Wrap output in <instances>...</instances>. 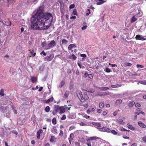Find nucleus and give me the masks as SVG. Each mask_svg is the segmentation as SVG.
<instances>
[{
    "instance_id": "nucleus-1",
    "label": "nucleus",
    "mask_w": 146,
    "mask_h": 146,
    "mask_svg": "<svg viewBox=\"0 0 146 146\" xmlns=\"http://www.w3.org/2000/svg\"><path fill=\"white\" fill-rule=\"evenodd\" d=\"M52 19L51 13H47L44 14L40 8L32 18L31 28L35 30L47 29L50 26Z\"/></svg>"
},
{
    "instance_id": "nucleus-2",
    "label": "nucleus",
    "mask_w": 146,
    "mask_h": 146,
    "mask_svg": "<svg viewBox=\"0 0 146 146\" xmlns=\"http://www.w3.org/2000/svg\"><path fill=\"white\" fill-rule=\"evenodd\" d=\"M65 108L63 106H59L58 105H54L52 113L54 115H56L58 113L62 114L65 112Z\"/></svg>"
},
{
    "instance_id": "nucleus-3",
    "label": "nucleus",
    "mask_w": 146,
    "mask_h": 146,
    "mask_svg": "<svg viewBox=\"0 0 146 146\" xmlns=\"http://www.w3.org/2000/svg\"><path fill=\"white\" fill-rule=\"evenodd\" d=\"M77 95L81 102H84L89 99V97L87 94L84 93L83 96L81 91H79L78 93L77 94Z\"/></svg>"
},
{
    "instance_id": "nucleus-4",
    "label": "nucleus",
    "mask_w": 146,
    "mask_h": 146,
    "mask_svg": "<svg viewBox=\"0 0 146 146\" xmlns=\"http://www.w3.org/2000/svg\"><path fill=\"white\" fill-rule=\"evenodd\" d=\"M97 128L100 131L106 132L107 133H110L111 131L110 129L106 127H103L102 128L97 127Z\"/></svg>"
},
{
    "instance_id": "nucleus-5",
    "label": "nucleus",
    "mask_w": 146,
    "mask_h": 146,
    "mask_svg": "<svg viewBox=\"0 0 146 146\" xmlns=\"http://www.w3.org/2000/svg\"><path fill=\"white\" fill-rule=\"evenodd\" d=\"M56 44V42L54 40H51L50 43L46 46V49H49L54 47Z\"/></svg>"
},
{
    "instance_id": "nucleus-6",
    "label": "nucleus",
    "mask_w": 146,
    "mask_h": 146,
    "mask_svg": "<svg viewBox=\"0 0 146 146\" xmlns=\"http://www.w3.org/2000/svg\"><path fill=\"white\" fill-rule=\"evenodd\" d=\"M54 57V55L52 54L50 55L46 56L44 58V60L46 61H49L52 60Z\"/></svg>"
},
{
    "instance_id": "nucleus-7",
    "label": "nucleus",
    "mask_w": 146,
    "mask_h": 146,
    "mask_svg": "<svg viewBox=\"0 0 146 146\" xmlns=\"http://www.w3.org/2000/svg\"><path fill=\"white\" fill-rule=\"evenodd\" d=\"M135 38L136 40H146L145 38L143 37L141 35H137Z\"/></svg>"
},
{
    "instance_id": "nucleus-8",
    "label": "nucleus",
    "mask_w": 146,
    "mask_h": 146,
    "mask_svg": "<svg viewBox=\"0 0 146 146\" xmlns=\"http://www.w3.org/2000/svg\"><path fill=\"white\" fill-rule=\"evenodd\" d=\"M7 108L3 106H1L0 108V111L1 112L4 113L7 111Z\"/></svg>"
},
{
    "instance_id": "nucleus-9",
    "label": "nucleus",
    "mask_w": 146,
    "mask_h": 146,
    "mask_svg": "<svg viewBox=\"0 0 146 146\" xmlns=\"http://www.w3.org/2000/svg\"><path fill=\"white\" fill-rule=\"evenodd\" d=\"M132 64L130 63L125 62L124 64H121V66L122 67H123V66L127 67L128 66H132Z\"/></svg>"
},
{
    "instance_id": "nucleus-10",
    "label": "nucleus",
    "mask_w": 146,
    "mask_h": 146,
    "mask_svg": "<svg viewBox=\"0 0 146 146\" xmlns=\"http://www.w3.org/2000/svg\"><path fill=\"white\" fill-rule=\"evenodd\" d=\"M54 100L53 97L52 96L51 98L44 101V102L46 103H48L50 102H52Z\"/></svg>"
},
{
    "instance_id": "nucleus-11",
    "label": "nucleus",
    "mask_w": 146,
    "mask_h": 146,
    "mask_svg": "<svg viewBox=\"0 0 146 146\" xmlns=\"http://www.w3.org/2000/svg\"><path fill=\"white\" fill-rule=\"evenodd\" d=\"M122 85L121 84H119L116 85H111V87L113 88H117L122 86Z\"/></svg>"
},
{
    "instance_id": "nucleus-12",
    "label": "nucleus",
    "mask_w": 146,
    "mask_h": 146,
    "mask_svg": "<svg viewBox=\"0 0 146 146\" xmlns=\"http://www.w3.org/2000/svg\"><path fill=\"white\" fill-rule=\"evenodd\" d=\"M76 47V46L74 44H70L68 46V49L69 50H71L73 48Z\"/></svg>"
},
{
    "instance_id": "nucleus-13",
    "label": "nucleus",
    "mask_w": 146,
    "mask_h": 146,
    "mask_svg": "<svg viewBox=\"0 0 146 146\" xmlns=\"http://www.w3.org/2000/svg\"><path fill=\"white\" fill-rule=\"evenodd\" d=\"M31 79L33 83H35L37 81V78L36 77L31 76Z\"/></svg>"
},
{
    "instance_id": "nucleus-14",
    "label": "nucleus",
    "mask_w": 146,
    "mask_h": 146,
    "mask_svg": "<svg viewBox=\"0 0 146 146\" xmlns=\"http://www.w3.org/2000/svg\"><path fill=\"white\" fill-rule=\"evenodd\" d=\"M138 124L142 128H146V126L145 125V124L141 122V121H139L138 122Z\"/></svg>"
},
{
    "instance_id": "nucleus-15",
    "label": "nucleus",
    "mask_w": 146,
    "mask_h": 146,
    "mask_svg": "<svg viewBox=\"0 0 146 146\" xmlns=\"http://www.w3.org/2000/svg\"><path fill=\"white\" fill-rule=\"evenodd\" d=\"M69 58L70 59H72L73 60H74L76 59L77 57L76 56H75L74 54H72V55L69 57Z\"/></svg>"
},
{
    "instance_id": "nucleus-16",
    "label": "nucleus",
    "mask_w": 146,
    "mask_h": 146,
    "mask_svg": "<svg viewBox=\"0 0 146 146\" xmlns=\"http://www.w3.org/2000/svg\"><path fill=\"white\" fill-rule=\"evenodd\" d=\"M137 19L135 17V15L133 16L131 19L130 22L131 23H133L137 21Z\"/></svg>"
},
{
    "instance_id": "nucleus-17",
    "label": "nucleus",
    "mask_w": 146,
    "mask_h": 146,
    "mask_svg": "<svg viewBox=\"0 0 146 146\" xmlns=\"http://www.w3.org/2000/svg\"><path fill=\"white\" fill-rule=\"evenodd\" d=\"M100 90L101 91H106L108 90H109V88L106 87H101L99 88Z\"/></svg>"
},
{
    "instance_id": "nucleus-18",
    "label": "nucleus",
    "mask_w": 146,
    "mask_h": 146,
    "mask_svg": "<svg viewBox=\"0 0 146 146\" xmlns=\"http://www.w3.org/2000/svg\"><path fill=\"white\" fill-rule=\"evenodd\" d=\"M98 139V137H90V138H89V139L87 140L88 141H89L90 140L92 141L93 140H96Z\"/></svg>"
},
{
    "instance_id": "nucleus-19",
    "label": "nucleus",
    "mask_w": 146,
    "mask_h": 146,
    "mask_svg": "<svg viewBox=\"0 0 146 146\" xmlns=\"http://www.w3.org/2000/svg\"><path fill=\"white\" fill-rule=\"evenodd\" d=\"M92 124L98 127H101V124L99 122H93L92 123Z\"/></svg>"
},
{
    "instance_id": "nucleus-20",
    "label": "nucleus",
    "mask_w": 146,
    "mask_h": 146,
    "mask_svg": "<svg viewBox=\"0 0 146 146\" xmlns=\"http://www.w3.org/2000/svg\"><path fill=\"white\" fill-rule=\"evenodd\" d=\"M127 126L128 127V128L131 129L132 130H134L135 129V128L133 127L131 125L129 124V123H128L127 124Z\"/></svg>"
},
{
    "instance_id": "nucleus-21",
    "label": "nucleus",
    "mask_w": 146,
    "mask_h": 146,
    "mask_svg": "<svg viewBox=\"0 0 146 146\" xmlns=\"http://www.w3.org/2000/svg\"><path fill=\"white\" fill-rule=\"evenodd\" d=\"M135 104V102L134 101H132L129 103L128 106L130 107H132Z\"/></svg>"
},
{
    "instance_id": "nucleus-22",
    "label": "nucleus",
    "mask_w": 146,
    "mask_h": 146,
    "mask_svg": "<svg viewBox=\"0 0 146 146\" xmlns=\"http://www.w3.org/2000/svg\"><path fill=\"white\" fill-rule=\"evenodd\" d=\"M54 133L56 134L57 133L58 131L56 129V127L54 126L53 127V130L52 131Z\"/></svg>"
},
{
    "instance_id": "nucleus-23",
    "label": "nucleus",
    "mask_w": 146,
    "mask_h": 146,
    "mask_svg": "<svg viewBox=\"0 0 146 146\" xmlns=\"http://www.w3.org/2000/svg\"><path fill=\"white\" fill-rule=\"evenodd\" d=\"M74 137V134L73 133H71L70 135V137L68 138V140H73Z\"/></svg>"
},
{
    "instance_id": "nucleus-24",
    "label": "nucleus",
    "mask_w": 146,
    "mask_h": 146,
    "mask_svg": "<svg viewBox=\"0 0 146 146\" xmlns=\"http://www.w3.org/2000/svg\"><path fill=\"white\" fill-rule=\"evenodd\" d=\"M69 95V91L68 90H66L64 94V98H66L68 97V96Z\"/></svg>"
},
{
    "instance_id": "nucleus-25",
    "label": "nucleus",
    "mask_w": 146,
    "mask_h": 146,
    "mask_svg": "<svg viewBox=\"0 0 146 146\" xmlns=\"http://www.w3.org/2000/svg\"><path fill=\"white\" fill-rule=\"evenodd\" d=\"M8 21H9V22H5V25L6 26H11V21H9V19L8 18Z\"/></svg>"
},
{
    "instance_id": "nucleus-26",
    "label": "nucleus",
    "mask_w": 146,
    "mask_h": 146,
    "mask_svg": "<svg viewBox=\"0 0 146 146\" xmlns=\"http://www.w3.org/2000/svg\"><path fill=\"white\" fill-rule=\"evenodd\" d=\"M45 111L46 112H48L50 110V108L49 106H47L45 109Z\"/></svg>"
},
{
    "instance_id": "nucleus-27",
    "label": "nucleus",
    "mask_w": 146,
    "mask_h": 146,
    "mask_svg": "<svg viewBox=\"0 0 146 146\" xmlns=\"http://www.w3.org/2000/svg\"><path fill=\"white\" fill-rule=\"evenodd\" d=\"M4 90L3 89H1L0 91V95H1L2 96H3L4 95Z\"/></svg>"
},
{
    "instance_id": "nucleus-28",
    "label": "nucleus",
    "mask_w": 146,
    "mask_h": 146,
    "mask_svg": "<svg viewBox=\"0 0 146 146\" xmlns=\"http://www.w3.org/2000/svg\"><path fill=\"white\" fill-rule=\"evenodd\" d=\"M65 82L64 81L62 80L61 81L59 85V87L60 88H62Z\"/></svg>"
},
{
    "instance_id": "nucleus-29",
    "label": "nucleus",
    "mask_w": 146,
    "mask_h": 146,
    "mask_svg": "<svg viewBox=\"0 0 146 146\" xmlns=\"http://www.w3.org/2000/svg\"><path fill=\"white\" fill-rule=\"evenodd\" d=\"M104 104L103 103H100L99 104V107L100 108H102L104 107Z\"/></svg>"
},
{
    "instance_id": "nucleus-30",
    "label": "nucleus",
    "mask_w": 146,
    "mask_h": 146,
    "mask_svg": "<svg viewBox=\"0 0 146 146\" xmlns=\"http://www.w3.org/2000/svg\"><path fill=\"white\" fill-rule=\"evenodd\" d=\"M122 102V101L121 99L117 100L115 102L116 104H121Z\"/></svg>"
},
{
    "instance_id": "nucleus-31",
    "label": "nucleus",
    "mask_w": 146,
    "mask_h": 146,
    "mask_svg": "<svg viewBox=\"0 0 146 146\" xmlns=\"http://www.w3.org/2000/svg\"><path fill=\"white\" fill-rule=\"evenodd\" d=\"M52 122L53 124L54 125H55L56 123V121L55 118H54L52 119Z\"/></svg>"
},
{
    "instance_id": "nucleus-32",
    "label": "nucleus",
    "mask_w": 146,
    "mask_h": 146,
    "mask_svg": "<svg viewBox=\"0 0 146 146\" xmlns=\"http://www.w3.org/2000/svg\"><path fill=\"white\" fill-rule=\"evenodd\" d=\"M67 41L65 39H63L62 40V44H65L67 43Z\"/></svg>"
},
{
    "instance_id": "nucleus-33",
    "label": "nucleus",
    "mask_w": 146,
    "mask_h": 146,
    "mask_svg": "<svg viewBox=\"0 0 146 146\" xmlns=\"http://www.w3.org/2000/svg\"><path fill=\"white\" fill-rule=\"evenodd\" d=\"M51 138L50 139V141L52 142H53V139L55 138V137L54 136L52 135L51 136Z\"/></svg>"
},
{
    "instance_id": "nucleus-34",
    "label": "nucleus",
    "mask_w": 146,
    "mask_h": 146,
    "mask_svg": "<svg viewBox=\"0 0 146 146\" xmlns=\"http://www.w3.org/2000/svg\"><path fill=\"white\" fill-rule=\"evenodd\" d=\"M30 53H31L32 57H34L36 54V53L34 52L33 50L32 51L30 52Z\"/></svg>"
},
{
    "instance_id": "nucleus-35",
    "label": "nucleus",
    "mask_w": 146,
    "mask_h": 146,
    "mask_svg": "<svg viewBox=\"0 0 146 146\" xmlns=\"http://www.w3.org/2000/svg\"><path fill=\"white\" fill-rule=\"evenodd\" d=\"M44 70V67L42 66H41L40 67L39 70L40 71V72H41Z\"/></svg>"
},
{
    "instance_id": "nucleus-36",
    "label": "nucleus",
    "mask_w": 146,
    "mask_h": 146,
    "mask_svg": "<svg viewBox=\"0 0 146 146\" xmlns=\"http://www.w3.org/2000/svg\"><path fill=\"white\" fill-rule=\"evenodd\" d=\"M90 9H87V13H86V16H88V15H89L91 13V12H90Z\"/></svg>"
},
{
    "instance_id": "nucleus-37",
    "label": "nucleus",
    "mask_w": 146,
    "mask_h": 146,
    "mask_svg": "<svg viewBox=\"0 0 146 146\" xmlns=\"http://www.w3.org/2000/svg\"><path fill=\"white\" fill-rule=\"evenodd\" d=\"M77 64L78 66L80 68L84 69L85 68L84 66H82L81 64L79 63H78Z\"/></svg>"
},
{
    "instance_id": "nucleus-38",
    "label": "nucleus",
    "mask_w": 146,
    "mask_h": 146,
    "mask_svg": "<svg viewBox=\"0 0 146 146\" xmlns=\"http://www.w3.org/2000/svg\"><path fill=\"white\" fill-rule=\"evenodd\" d=\"M139 82L142 84L146 85V80H144L143 81H140Z\"/></svg>"
},
{
    "instance_id": "nucleus-39",
    "label": "nucleus",
    "mask_w": 146,
    "mask_h": 146,
    "mask_svg": "<svg viewBox=\"0 0 146 146\" xmlns=\"http://www.w3.org/2000/svg\"><path fill=\"white\" fill-rule=\"evenodd\" d=\"M111 132L112 134L114 135H117V132L114 130H112Z\"/></svg>"
},
{
    "instance_id": "nucleus-40",
    "label": "nucleus",
    "mask_w": 146,
    "mask_h": 146,
    "mask_svg": "<svg viewBox=\"0 0 146 146\" xmlns=\"http://www.w3.org/2000/svg\"><path fill=\"white\" fill-rule=\"evenodd\" d=\"M142 139L144 143H146V136L143 137Z\"/></svg>"
},
{
    "instance_id": "nucleus-41",
    "label": "nucleus",
    "mask_w": 146,
    "mask_h": 146,
    "mask_svg": "<svg viewBox=\"0 0 146 146\" xmlns=\"http://www.w3.org/2000/svg\"><path fill=\"white\" fill-rule=\"evenodd\" d=\"M64 8H62V7H60V12L62 14H64Z\"/></svg>"
},
{
    "instance_id": "nucleus-42",
    "label": "nucleus",
    "mask_w": 146,
    "mask_h": 146,
    "mask_svg": "<svg viewBox=\"0 0 146 146\" xmlns=\"http://www.w3.org/2000/svg\"><path fill=\"white\" fill-rule=\"evenodd\" d=\"M79 124L80 125L82 126H86L87 125V124L86 123L82 122H81Z\"/></svg>"
},
{
    "instance_id": "nucleus-43",
    "label": "nucleus",
    "mask_w": 146,
    "mask_h": 146,
    "mask_svg": "<svg viewBox=\"0 0 146 146\" xmlns=\"http://www.w3.org/2000/svg\"><path fill=\"white\" fill-rule=\"evenodd\" d=\"M105 2V1H103L100 2H97L96 4L98 5H101L103 4Z\"/></svg>"
},
{
    "instance_id": "nucleus-44",
    "label": "nucleus",
    "mask_w": 146,
    "mask_h": 146,
    "mask_svg": "<svg viewBox=\"0 0 146 146\" xmlns=\"http://www.w3.org/2000/svg\"><path fill=\"white\" fill-rule=\"evenodd\" d=\"M73 13L74 15H77V10L76 9H74V10Z\"/></svg>"
},
{
    "instance_id": "nucleus-45",
    "label": "nucleus",
    "mask_w": 146,
    "mask_h": 146,
    "mask_svg": "<svg viewBox=\"0 0 146 146\" xmlns=\"http://www.w3.org/2000/svg\"><path fill=\"white\" fill-rule=\"evenodd\" d=\"M105 71L108 73H109L111 72V70L108 68H107L106 69Z\"/></svg>"
},
{
    "instance_id": "nucleus-46",
    "label": "nucleus",
    "mask_w": 146,
    "mask_h": 146,
    "mask_svg": "<svg viewBox=\"0 0 146 146\" xmlns=\"http://www.w3.org/2000/svg\"><path fill=\"white\" fill-rule=\"evenodd\" d=\"M83 117L86 119H88L90 117V116L86 114H85L83 116Z\"/></svg>"
},
{
    "instance_id": "nucleus-47",
    "label": "nucleus",
    "mask_w": 146,
    "mask_h": 146,
    "mask_svg": "<svg viewBox=\"0 0 146 146\" xmlns=\"http://www.w3.org/2000/svg\"><path fill=\"white\" fill-rule=\"evenodd\" d=\"M108 113V111L107 110L104 111L103 112V115L104 116L106 115Z\"/></svg>"
},
{
    "instance_id": "nucleus-48",
    "label": "nucleus",
    "mask_w": 146,
    "mask_h": 146,
    "mask_svg": "<svg viewBox=\"0 0 146 146\" xmlns=\"http://www.w3.org/2000/svg\"><path fill=\"white\" fill-rule=\"evenodd\" d=\"M66 115H64L62 117L61 119L62 120H64L66 119Z\"/></svg>"
},
{
    "instance_id": "nucleus-49",
    "label": "nucleus",
    "mask_w": 146,
    "mask_h": 146,
    "mask_svg": "<svg viewBox=\"0 0 146 146\" xmlns=\"http://www.w3.org/2000/svg\"><path fill=\"white\" fill-rule=\"evenodd\" d=\"M137 68H143L144 67V66L143 65H141L140 64H137Z\"/></svg>"
},
{
    "instance_id": "nucleus-50",
    "label": "nucleus",
    "mask_w": 146,
    "mask_h": 146,
    "mask_svg": "<svg viewBox=\"0 0 146 146\" xmlns=\"http://www.w3.org/2000/svg\"><path fill=\"white\" fill-rule=\"evenodd\" d=\"M63 134V132L62 131L60 130L59 133V136L61 137H62Z\"/></svg>"
},
{
    "instance_id": "nucleus-51",
    "label": "nucleus",
    "mask_w": 146,
    "mask_h": 146,
    "mask_svg": "<svg viewBox=\"0 0 146 146\" xmlns=\"http://www.w3.org/2000/svg\"><path fill=\"white\" fill-rule=\"evenodd\" d=\"M75 7V5L74 4L71 5L69 6V8L71 9L74 8Z\"/></svg>"
},
{
    "instance_id": "nucleus-52",
    "label": "nucleus",
    "mask_w": 146,
    "mask_h": 146,
    "mask_svg": "<svg viewBox=\"0 0 146 146\" xmlns=\"http://www.w3.org/2000/svg\"><path fill=\"white\" fill-rule=\"evenodd\" d=\"M43 131L42 129H40L37 132L38 133L40 134L43 133Z\"/></svg>"
},
{
    "instance_id": "nucleus-53",
    "label": "nucleus",
    "mask_w": 146,
    "mask_h": 146,
    "mask_svg": "<svg viewBox=\"0 0 146 146\" xmlns=\"http://www.w3.org/2000/svg\"><path fill=\"white\" fill-rule=\"evenodd\" d=\"M75 128V127L74 126H70L69 128V130H72L74 129Z\"/></svg>"
},
{
    "instance_id": "nucleus-54",
    "label": "nucleus",
    "mask_w": 146,
    "mask_h": 146,
    "mask_svg": "<svg viewBox=\"0 0 146 146\" xmlns=\"http://www.w3.org/2000/svg\"><path fill=\"white\" fill-rule=\"evenodd\" d=\"M80 56L82 57L85 58L86 57V55L84 54H80Z\"/></svg>"
},
{
    "instance_id": "nucleus-55",
    "label": "nucleus",
    "mask_w": 146,
    "mask_h": 146,
    "mask_svg": "<svg viewBox=\"0 0 146 146\" xmlns=\"http://www.w3.org/2000/svg\"><path fill=\"white\" fill-rule=\"evenodd\" d=\"M135 106L136 107V108H138V107H139L141 106V105L140 104H139V103H137L135 104Z\"/></svg>"
},
{
    "instance_id": "nucleus-56",
    "label": "nucleus",
    "mask_w": 146,
    "mask_h": 146,
    "mask_svg": "<svg viewBox=\"0 0 146 146\" xmlns=\"http://www.w3.org/2000/svg\"><path fill=\"white\" fill-rule=\"evenodd\" d=\"M88 77L90 78V79H92L93 78V76L91 74H88Z\"/></svg>"
},
{
    "instance_id": "nucleus-57",
    "label": "nucleus",
    "mask_w": 146,
    "mask_h": 146,
    "mask_svg": "<svg viewBox=\"0 0 146 146\" xmlns=\"http://www.w3.org/2000/svg\"><path fill=\"white\" fill-rule=\"evenodd\" d=\"M91 111V110L90 108H89L87 110L86 112L88 114H89Z\"/></svg>"
},
{
    "instance_id": "nucleus-58",
    "label": "nucleus",
    "mask_w": 146,
    "mask_h": 146,
    "mask_svg": "<svg viewBox=\"0 0 146 146\" xmlns=\"http://www.w3.org/2000/svg\"><path fill=\"white\" fill-rule=\"evenodd\" d=\"M88 74L87 72H85L84 74V77H86L87 76H88Z\"/></svg>"
},
{
    "instance_id": "nucleus-59",
    "label": "nucleus",
    "mask_w": 146,
    "mask_h": 146,
    "mask_svg": "<svg viewBox=\"0 0 146 146\" xmlns=\"http://www.w3.org/2000/svg\"><path fill=\"white\" fill-rule=\"evenodd\" d=\"M40 54H43L44 56H46V54L44 52V51H43L42 52H41L40 53Z\"/></svg>"
},
{
    "instance_id": "nucleus-60",
    "label": "nucleus",
    "mask_w": 146,
    "mask_h": 146,
    "mask_svg": "<svg viewBox=\"0 0 146 146\" xmlns=\"http://www.w3.org/2000/svg\"><path fill=\"white\" fill-rule=\"evenodd\" d=\"M40 134H39V133H37L36 136H37V138L38 139H39L40 138Z\"/></svg>"
},
{
    "instance_id": "nucleus-61",
    "label": "nucleus",
    "mask_w": 146,
    "mask_h": 146,
    "mask_svg": "<svg viewBox=\"0 0 146 146\" xmlns=\"http://www.w3.org/2000/svg\"><path fill=\"white\" fill-rule=\"evenodd\" d=\"M83 106L86 108H87L88 106V104H85L83 105Z\"/></svg>"
},
{
    "instance_id": "nucleus-62",
    "label": "nucleus",
    "mask_w": 146,
    "mask_h": 146,
    "mask_svg": "<svg viewBox=\"0 0 146 146\" xmlns=\"http://www.w3.org/2000/svg\"><path fill=\"white\" fill-rule=\"evenodd\" d=\"M86 28H87V26L85 25V26H84L83 27H82V30H84L86 29Z\"/></svg>"
},
{
    "instance_id": "nucleus-63",
    "label": "nucleus",
    "mask_w": 146,
    "mask_h": 146,
    "mask_svg": "<svg viewBox=\"0 0 146 146\" xmlns=\"http://www.w3.org/2000/svg\"><path fill=\"white\" fill-rule=\"evenodd\" d=\"M31 143L32 144L34 145L35 143V142L34 140H33L31 141Z\"/></svg>"
},
{
    "instance_id": "nucleus-64",
    "label": "nucleus",
    "mask_w": 146,
    "mask_h": 146,
    "mask_svg": "<svg viewBox=\"0 0 146 146\" xmlns=\"http://www.w3.org/2000/svg\"><path fill=\"white\" fill-rule=\"evenodd\" d=\"M76 73L77 75H79L80 74L79 71L78 70H76Z\"/></svg>"
}]
</instances>
